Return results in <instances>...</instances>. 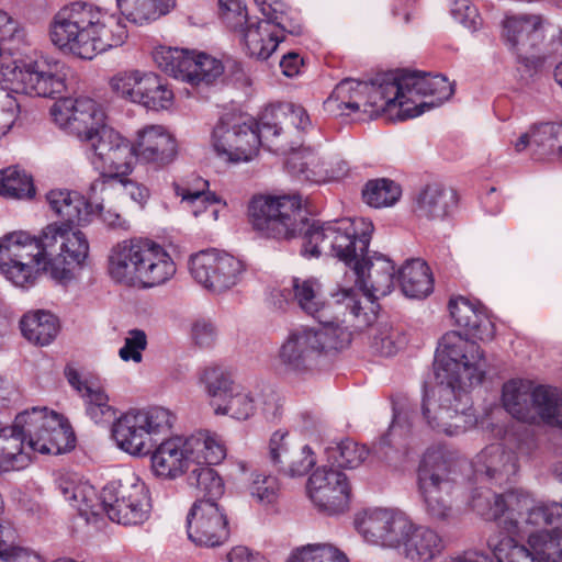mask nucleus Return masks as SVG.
<instances>
[{
  "instance_id": "f257e3e1",
  "label": "nucleus",
  "mask_w": 562,
  "mask_h": 562,
  "mask_svg": "<svg viewBox=\"0 0 562 562\" xmlns=\"http://www.w3.org/2000/svg\"><path fill=\"white\" fill-rule=\"evenodd\" d=\"M490 510L499 530L487 544L498 562H562V504L510 491L494 495Z\"/></svg>"
},
{
  "instance_id": "f03ea898",
  "label": "nucleus",
  "mask_w": 562,
  "mask_h": 562,
  "mask_svg": "<svg viewBox=\"0 0 562 562\" xmlns=\"http://www.w3.org/2000/svg\"><path fill=\"white\" fill-rule=\"evenodd\" d=\"M308 124L306 111L294 104L267 108L257 130L243 116L225 115L213 130V147L227 162H247L257 156L260 144L274 151L273 144L281 139L284 128H304Z\"/></svg>"
},
{
  "instance_id": "7ed1b4c3",
  "label": "nucleus",
  "mask_w": 562,
  "mask_h": 562,
  "mask_svg": "<svg viewBox=\"0 0 562 562\" xmlns=\"http://www.w3.org/2000/svg\"><path fill=\"white\" fill-rule=\"evenodd\" d=\"M49 34L55 46L82 59H92L119 47L128 36L120 16L83 2L60 9L53 19Z\"/></svg>"
},
{
  "instance_id": "20e7f679",
  "label": "nucleus",
  "mask_w": 562,
  "mask_h": 562,
  "mask_svg": "<svg viewBox=\"0 0 562 562\" xmlns=\"http://www.w3.org/2000/svg\"><path fill=\"white\" fill-rule=\"evenodd\" d=\"M33 451L59 454L74 447V432L56 412L33 407L15 417L11 427L0 429V470L16 471L30 463L24 440Z\"/></svg>"
},
{
  "instance_id": "39448f33",
  "label": "nucleus",
  "mask_w": 562,
  "mask_h": 562,
  "mask_svg": "<svg viewBox=\"0 0 562 562\" xmlns=\"http://www.w3.org/2000/svg\"><path fill=\"white\" fill-rule=\"evenodd\" d=\"M325 108L335 115L363 113L373 119L386 114L390 120L404 121L418 116L402 90L398 74H385L371 82L352 78L341 80L325 101Z\"/></svg>"
},
{
  "instance_id": "423d86ee",
  "label": "nucleus",
  "mask_w": 562,
  "mask_h": 562,
  "mask_svg": "<svg viewBox=\"0 0 562 562\" xmlns=\"http://www.w3.org/2000/svg\"><path fill=\"white\" fill-rule=\"evenodd\" d=\"M108 270L115 282L146 289L170 280L176 273V263L158 243L134 238L113 246Z\"/></svg>"
},
{
  "instance_id": "0eeeda50",
  "label": "nucleus",
  "mask_w": 562,
  "mask_h": 562,
  "mask_svg": "<svg viewBox=\"0 0 562 562\" xmlns=\"http://www.w3.org/2000/svg\"><path fill=\"white\" fill-rule=\"evenodd\" d=\"M394 265L383 255L368 251L345 274L355 282L358 290L344 285L333 294L334 304L345 306L359 326L370 324L374 318V301L391 293L394 285Z\"/></svg>"
},
{
  "instance_id": "6e6552de",
  "label": "nucleus",
  "mask_w": 562,
  "mask_h": 562,
  "mask_svg": "<svg viewBox=\"0 0 562 562\" xmlns=\"http://www.w3.org/2000/svg\"><path fill=\"white\" fill-rule=\"evenodd\" d=\"M463 461L446 446L428 447L418 465V488L427 514L436 520L452 517L451 495Z\"/></svg>"
},
{
  "instance_id": "1a4fd4ad",
  "label": "nucleus",
  "mask_w": 562,
  "mask_h": 562,
  "mask_svg": "<svg viewBox=\"0 0 562 562\" xmlns=\"http://www.w3.org/2000/svg\"><path fill=\"white\" fill-rule=\"evenodd\" d=\"M351 342V333L339 323L292 330L279 350V363L288 373L302 374L312 370L321 355L340 351Z\"/></svg>"
},
{
  "instance_id": "9d476101",
  "label": "nucleus",
  "mask_w": 562,
  "mask_h": 562,
  "mask_svg": "<svg viewBox=\"0 0 562 562\" xmlns=\"http://www.w3.org/2000/svg\"><path fill=\"white\" fill-rule=\"evenodd\" d=\"M68 67L55 59L16 60L0 54V87L30 97L53 98L66 90Z\"/></svg>"
},
{
  "instance_id": "9b49d317",
  "label": "nucleus",
  "mask_w": 562,
  "mask_h": 562,
  "mask_svg": "<svg viewBox=\"0 0 562 562\" xmlns=\"http://www.w3.org/2000/svg\"><path fill=\"white\" fill-rule=\"evenodd\" d=\"M486 360L481 347L457 331L445 334L435 358L438 382L469 389L480 384L485 375Z\"/></svg>"
},
{
  "instance_id": "f8f14e48",
  "label": "nucleus",
  "mask_w": 562,
  "mask_h": 562,
  "mask_svg": "<svg viewBox=\"0 0 562 562\" xmlns=\"http://www.w3.org/2000/svg\"><path fill=\"white\" fill-rule=\"evenodd\" d=\"M89 250L87 236L68 224L52 223L43 228L44 272L59 284L76 278Z\"/></svg>"
},
{
  "instance_id": "ddd939ff",
  "label": "nucleus",
  "mask_w": 562,
  "mask_h": 562,
  "mask_svg": "<svg viewBox=\"0 0 562 562\" xmlns=\"http://www.w3.org/2000/svg\"><path fill=\"white\" fill-rule=\"evenodd\" d=\"M467 390L441 382L426 390L420 409L425 424L446 436H458L471 428L475 424V416Z\"/></svg>"
},
{
  "instance_id": "4468645a",
  "label": "nucleus",
  "mask_w": 562,
  "mask_h": 562,
  "mask_svg": "<svg viewBox=\"0 0 562 562\" xmlns=\"http://www.w3.org/2000/svg\"><path fill=\"white\" fill-rule=\"evenodd\" d=\"M255 231L274 239H291L303 231L306 216L299 195H257L248 206Z\"/></svg>"
},
{
  "instance_id": "2eb2a0df",
  "label": "nucleus",
  "mask_w": 562,
  "mask_h": 562,
  "mask_svg": "<svg viewBox=\"0 0 562 562\" xmlns=\"http://www.w3.org/2000/svg\"><path fill=\"white\" fill-rule=\"evenodd\" d=\"M103 513L123 526H140L151 515L153 503L148 486L133 471L122 472L102 490Z\"/></svg>"
},
{
  "instance_id": "dca6fc26",
  "label": "nucleus",
  "mask_w": 562,
  "mask_h": 562,
  "mask_svg": "<svg viewBox=\"0 0 562 562\" xmlns=\"http://www.w3.org/2000/svg\"><path fill=\"white\" fill-rule=\"evenodd\" d=\"M172 424L173 415L164 407L130 411L113 423L112 436L121 450L140 457L151 451L153 437L169 431Z\"/></svg>"
},
{
  "instance_id": "f3484780",
  "label": "nucleus",
  "mask_w": 562,
  "mask_h": 562,
  "mask_svg": "<svg viewBox=\"0 0 562 562\" xmlns=\"http://www.w3.org/2000/svg\"><path fill=\"white\" fill-rule=\"evenodd\" d=\"M44 265L43 231L37 237L13 232L0 239V272L14 285H33Z\"/></svg>"
},
{
  "instance_id": "a211bd4d",
  "label": "nucleus",
  "mask_w": 562,
  "mask_h": 562,
  "mask_svg": "<svg viewBox=\"0 0 562 562\" xmlns=\"http://www.w3.org/2000/svg\"><path fill=\"white\" fill-rule=\"evenodd\" d=\"M86 155L100 173L98 180L108 181L126 177L135 166L133 143L106 124L86 143Z\"/></svg>"
},
{
  "instance_id": "6ab92c4d",
  "label": "nucleus",
  "mask_w": 562,
  "mask_h": 562,
  "mask_svg": "<svg viewBox=\"0 0 562 562\" xmlns=\"http://www.w3.org/2000/svg\"><path fill=\"white\" fill-rule=\"evenodd\" d=\"M153 59L166 74L193 86L210 85L222 76L221 60L205 53L158 46L153 50Z\"/></svg>"
},
{
  "instance_id": "aec40b11",
  "label": "nucleus",
  "mask_w": 562,
  "mask_h": 562,
  "mask_svg": "<svg viewBox=\"0 0 562 562\" xmlns=\"http://www.w3.org/2000/svg\"><path fill=\"white\" fill-rule=\"evenodd\" d=\"M53 121L69 134L86 143L105 125V115L89 98H63L50 108Z\"/></svg>"
},
{
  "instance_id": "412c9836",
  "label": "nucleus",
  "mask_w": 562,
  "mask_h": 562,
  "mask_svg": "<svg viewBox=\"0 0 562 562\" xmlns=\"http://www.w3.org/2000/svg\"><path fill=\"white\" fill-rule=\"evenodd\" d=\"M373 224L367 218L341 220L330 223L329 244L327 255H331L342 261L349 270L367 251Z\"/></svg>"
},
{
  "instance_id": "4be33fe9",
  "label": "nucleus",
  "mask_w": 562,
  "mask_h": 562,
  "mask_svg": "<svg viewBox=\"0 0 562 562\" xmlns=\"http://www.w3.org/2000/svg\"><path fill=\"white\" fill-rule=\"evenodd\" d=\"M306 488L313 504L327 515L344 513L349 507L350 484L338 470L318 468L310 476Z\"/></svg>"
},
{
  "instance_id": "5701e85b",
  "label": "nucleus",
  "mask_w": 562,
  "mask_h": 562,
  "mask_svg": "<svg viewBox=\"0 0 562 562\" xmlns=\"http://www.w3.org/2000/svg\"><path fill=\"white\" fill-rule=\"evenodd\" d=\"M189 539L198 546L214 548L229 536L224 509L213 501H196L187 518Z\"/></svg>"
},
{
  "instance_id": "b1692460",
  "label": "nucleus",
  "mask_w": 562,
  "mask_h": 562,
  "mask_svg": "<svg viewBox=\"0 0 562 562\" xmlns=\"http://www.w3.org/2000/svg\"><path fill=\"white\" fill-rule=\"evenodd\" d=\"M551 389L533 386L531 382L512 380L503 386V405L516 419L524 423H543Z\"/></svg>"
},
{
  "instance_id": "393cba45",
  "label": "nucleus",
  "mask_w": 562,
  "mask_h": 562,
  "mask_svg": "<svg viewBox=\"0 0 562 562\" xmlns=\"http://www.w3.org/2000/svg\"><path fill=\"white\" fill-rule=\"evenodd\" d=\"M279 395L269 387L247 389L236 384L216 411V415H227L237 420H246L257 412L276 416L279 411Z\"/></svg>"
},
{
  "instance_id": "a878e982",
  "label": "nucleus",
  "mask_w": 562,
  "mask_h": 562,
  "mask_svg": "<svg viewBox=\"0 0 562 562\" xmlns=\"http://www.w3.org/2000/svg\"><path fill=\"white\" fill-rule=\"evenodd\" d=\"M405 99L418 111V115L440 105L453 93V87L441 75L429 76L418 71L398 74Z\"/></svg>"
},
{
  "instance_id": "bb28decb",
  "label": "nucleus",
  "mask_w": 562,
  "mask_h": 562,
  "mask_svg": "<svg viewBox=\"0 0 562 562\" xmlns=\"http://www.w3.org/2000/svg\"><path fill=\"white\" fill-rule=\"evenodd\" d=\"M133 143L135 161L164 168L178 155L175 136L162 125H146L135 133Z\"/></svg>"
},
{
  "instance_id": "cd10ccee",
  "label": "nucleus",
  "mask_w": 562,
  "mask_h": 562,
  "mask_svg": "<svg viewBox=\"0 0 562 562\" xmlns=\"http://www.w3.org/2000/svg\"><path fill=\"white\" fill-rule=\"evenodd\" d=\"M543 20L536 14L506 16L503 21V37L508 49L524 63L535 57L543 40Z\"/></svg>"
},
{
  "instance_id": "c85d7f7f",
  "label": "nucleus",
  "mask_w": 562,
  "mask_h": 562,
  "mask_svg": "<svg viewBox=\"0 0 562 562\" xmlns=\"http://www.w3.org/2000/svg\"><path fill=\"white\" fill-rule=\"evenodd\" d=\"M269 454L279 472L290 477L305 475L316 463L315 454L308 446L291 445L288 432L281 430L272 434Z\"/></svg>"
},
{
  "instance_id": "c756f323",
  "label": "nucleus",
  "mask_w": 562,
  "mask_h": 562,
  "mask_svg": "<svg viewBox=\"0 0 562 562\" xmlns=\"http://www.w3.org/2000/svg\"><path fill=\"white\" fill-rule=\"evenodd\" d=\"M57 486L64 499L86 519L87 522L97 520L104 509L102 494L83 476L77 473H64L57 479Z\"/></svg>"
},
{
  "instance_id": "7c9ffc66",
  "label": "nucleus",
  "mask_w": 562,
  "mask_h": 562,
  "mask_svg": "<svg viewBox=\"0 0 562 562\" xmlns=\"http://www.w3.org/2000/svg\"><path fill=\"white\" fill-rule=\"evenodd\" d=\"M150 467L158 477L173 480L193 463L189 437L175 436L161 441L150 454Z\"/></svg>"
},
{
  "instance_id": "2f4dec72",
  "label": "nucleus",
  "mask_w": 562,
  "mask_h": 562,
  "mask_svg": "<svg viewBox=\"0 0 562 562\" xmlns=\"http://www.w3.org/2000/svg\"><path fill=\"white\" fill-rule=\"evenodd\" d=\"M304 128H296L290 125L289 130L284 128L281 139L274 145V151L283 155H289L286 166L289 171L302 181L313 183V179L308 177L313 170L326 169V162L323 161L311 148H301L300 131Z\"/></svg>"
},
{
  "instance_id": "473e14b6",
  "label": "nucleus",
  "mask_w": 562,
  "mask_h": 562,
  "mask_svg": "<svg viewBox=\"0 0 562 562\" xmlns=\"http://www.w3.org/2000/svg\"><path fill=\"white\" fill-rule=\"evenodd\" d=\"M514 148L517 153L529 149L538 159L562 158V123L543 122L531 125L514 142Z\"/></svg>"
},
{
  "instance_id": "72a5a7b5",
  "label": "nucleus",
  "mask_w": 562,
  "mask_h": 562,
  "mask_svg": "<svg viewBox=\"0 0 562 562\" xmlns=\"http://www.w3.org/2000/svg\"><path fill=\"white\" fill-rule=\"evenodd\" d=\"M289 293L292 295V301L304 313L318 319V325L335 323L328 319L331 305L326 303L323 285L316 278H293Z\"/></svg>"
},
{
  "instance_id": "f704fd0d",
  "label": "nucleus",
  "mask_w": 562,
  "mask_h": 562,
  "mask_svg": "<svg viewBox=\"0 0 562 562\" xmlns=\"http://www.w3.org/2000/svg\"><path fill=\"white\" fill-rule=\"evenodd\" d=\"M476 475L502 483L517 471V457L499 443L485 447L473 462Z\"/></svg>"
},
{
  "instance_id": "c9c22d12",
  "label": "nucleus",
  "mask_w": 562,
  "mask_h": 562,
  "mask_svg": "<svg viewBox=\"0 0 562 562\" xmlns=\"http://www.w3.org/2000/svg\"><path fill=\"white\" fill-rule=\"evenodd\" d=\"M456 203L454 192L440 183L423 187L413 198V212L420 218L443 220Z\"/></svg>"
},
{
  "instance_id": "e433bc0d",
  "label": "nucleus",
  "mask_w": 562,
  "mask_h": 562,
  "mask_svg": "<svg viewBox=\"0 0 562 562\" xmlns=\"http://www.w3.org/2000/svg\"><path fill=\"white\" fill-rule=\"evenodd\" d=\"M244 43L248 54L257 59H267L283 40L278 25L270 22L248 21L243 29Z\"/></svg>"
},
{
  "instance_id": "4c0bfd02",
  "label": "nucleus",
  "mask_w": 562,
  "mask_h": 562,
  "mask_svg": "<svg viewBox=\"0 0 562 562\" xmlns=\"http://www.w3.org/2000/svg\"><path fill=\"white\" fill-rule=\"evenodd\" d=\"M199 182L201 186L194 190L187 186L175 183V193L181 198V202L191 210L195 217H203L206 222H215L225 203H222L221 199L214 193L204 192V188L207 184L205 181L199 180Z\"/></svg>"
},
{
  "instance_id": "58836bf2",
  "label": "nucleus",
  "mask_w": 562,
  "mask_h": 562,
  "mask_svg": "<svg viewBox=\"0 0 562 562\" xmlns=\"http://www.w3.org/2000/svg\"><path fill=\"white\" fill-rule=\"evenodd\" d=\"M402 292L411 299L426 297L432 291V278L427 263L422 259L406 261L398 271Z\"/></svg>"
},
{
  "instance_id": "ea45409f",
  "label": "nucleus",
  "mask_w": 562,
  "mask_h": 562,
  "mask_svg": "<svg viewBox=\"0 0 562 562\" xmlns=\"http://www.w3.org/2000/svg\"><path fill=\"white\" fill-rule=\"evenodd\" d=\"M20 327L23 337L37 346L49 345L58 333L56 317L44 311L25 314L20 322Z\"/></svg>"
},
{
  "instance_id": "a19ab883",
  "label": "nucleus",
  "mask_w": 562,
  "mask_h": 562,
  "mask_svg": "<svg viewBox=\"0 0 562 562\" xmlns=\"http://www.w3.org/2000/svg\"><path fill=\"white\" fill-rule=\"evenodd\" d=\"M442 540L439 535L425 526L413 525L404 553L411 560L429 561L440 553Z\"/></svg>"
},
{
  "instance_id": "79ce46f5",
  "label": "nucleus",
  "mask_w": 562,
  "mask_h": 562,
  "mask_svg": "<svg viewBox=\"0 0 562 562\" xmlns=\"http://www.w3.org/2000/svg\"><path fill=\"white\" fill-rule=\"evenodd\" d=\"M153 71L128 69L119 71L109 80L111 91L121 99L140 104L146 89L145 81H149Z\"/></svg>"
},
{
  "instance_id": "37998d69",
  "label": "nucleus",
  "mask_w": 562,
  "mask_h": 562,
  "mask_svg": "<svg viewBox=\"0 0 562 562\" xmlns=\"http://www.w3.org/2000/svg\"><path fill=\"white\" fill-rule=\"evenodd\" d=\"M394 512L380 507L364 509L356 515L355 526L366 541L381 546Z\"/></svg>"
},
{
  "instance_id": "c03bdc74",
  "label": "nucleus",
  "mask_w": 562,
  "mask_h": 562,
  "mask_svg": "<svg viewBox=\"0 0 562 562\" xmlns=\"http://www.w3.org/2000/svg\"><path fill=\"white\" fill-rule=\"evenodd\" d=\"M449 311L458 326L468 329L481 339H483L482 328L487 329L492 325L484 312L465 297L451 299Z\"/></svg>"
},
{
  "instance_id": "a18cd8bd",
  "label": "nucleus",
  "mask_w": 562,
  "mask_h": 562,
  "mask_svg": "<svg viewBox=\"0 0 562 562\" xmlns=\"http://www.w3.org/2000/svg\"><path fill=\"white\" fill-rule=\"evenodd\" d=\"M199 381L214 413L236 385L231 373L221 367L205 368Z\"/></svg>"
},
{
  "instance_id": "49530a36",
  "label": "nucleus",
  "mask_w": 562,
  "mask_h": 562,
  "mask_svg": "<svg viewBox=\"0 0 562 562\" xmlns=\"http://www.w3.org/2000/svg\"><path fill=\"white\" fill-rule=\"evenodd\" d=\"M176 0H122L117 1L122 14L136 24L155 21L167 14L173 7Z\"/></svg>"
},
{
  "instance_id": "de8ad7c7",
  "label": "nucleus",
  "mask_w": 562,
  "mask_h": 562,
  "mask_svg": "<svg viewBox=\"0 0 562 562\" xmlns=\"http://www.w3.org/2000/svg\"><path fill=\"white\" fill-rule=\"evenodd\" d=\"M193 463L211 465L222 462L226 457L223 440L216 434L199 432L189 437Z\"/></svg>"
},
{
  "instance_id": "09e8293b",
  "label": "nucleus",
  "mask_w": 562,
  "mask_h": 562,
  "mask_svg": "<svg viewBox=\"0 0 562 562\" xmlns=\"http://www.w3.org/2000/svg\"><path fill=\"white\" fill-rule=\"evenodd\" d=\"M103 191H105V182L103 180H94L89 187L87 200L74 192L66 207L58 214V216L65 220L60 224L72 226L75 223L85 224L90 222L94 193Z\"/></svg>"
},
{
  "instance_id": "8fccbe9b",
  "label": "nucleus",
  "mask_w": 562,
  "mask_h": 562,
  "mask_svg": "<svg viewBox=\"0 0 562 562\" xmlns=\"http://www.w3.org/2000/svg\"><path fill=\"white\" fill-rule=\"evenodd\" d=\"M0 195L10 200L32 199L35 195L32 177L16 167L0 171Z\"/></svg>"
},
{
  "instance_id": "3c124183",
  "label": "nucleus",
  "mask_w": 562,
  "mask_h": 562,
  "mask_svg": "<svg viewBox=\"0 0 562 562\" xmlns=\"http://www.w3.org/2000/svg\"><path fill=\"white\" fill-rule=\"evenodd\" d=\"M401 196V186L386 178L369 180L362 189L364 203L374 209L393 206Z\"/></svg>"
},
{
  "instance_id": "603ef678",
  "label": "nucleus",
  "mask_w": 562,
  "mask_h": 562,
  "mask_svg": "<svg viewBox=\"0 0 562 562\" xmlns=\"http://www.w3.org/2000/svg\"><path fill=\"white\" fill-rule=\"evenodd\" d=\"M189 485L196 491V496L207 497L205 501L215 502L224 492L222 477L209 465L196 464L189 474Z\"/></svg>"
},
{
  "instance_id": "864d4df0",
  "label": "nucleus",
  "mask_w": 562,
  "mask_h": 562,
  "mask_svg": "<svg viewBox=\"0 0 562 562\" xmlns=\"http://www.w3.org/2000/svg\"><path fill=\"white\" fill-rule=\"evenodd\" d=\"M285 562H349V560L333 544L311 543L293 550Z\"/></svg>"
},
{
  "instance_id": "5fc2aeb1",
  "label": "nucleus",
  "mask_w": 562,
  "mask_h": 562,
  "mask_svg": "<svg viewBox=\"0 0 562 562\" xmlns=\"http://www.w3.org/2000/svg\"><path fill=\"white\" fill-rule=\"evenodd\" d=\"M369 451L364 446L351 439H344L327 448L328 460L338 468L356 469L368 458Z\"/></svg>"
},
{
  "instance_id": "6e6d98bb",
  "label": "nucleus",
  "mask_w": 562,
  "mask_h": 562,
  "mask_svg": "<svg viewBox=\"0 0 562 562\" xmlns=\"http://www.w3.org/2000/svg\"><path fill=\"white\" fill-rule=\"evenodd\" d=\"M223 252L211 249L194 254L190 258L189 267L192 278L206 290L210 288V281L214 280L218 272Z\"/></svg>"
},
{
  "instance_id": "4d7b16f0",
  "label": "nucleus",
  "mask_w": 562,
  "mask_h": 562,
  "mask_svg": "<svg viewBox=\"0 0 562 562\" xmlns=\"http://www.w3.org/2000/svg\"><path fill=\"white\" fill-rule=\"evenodd\" d=\"M217 270L218 272H216L214 280L210 281L207 290L213 293H222L235 286L241 279L245 266L241 260L223 252Z\"/></svg>"
},
{
  "instance_id": "13d9d810",
  "label": "nucleus",
  "mask_w": 562,
  "mask_h": 562,
  "mask_svg": "<svg viewBox=\"0 0 562 562\" xmlns=\"http://www.w3.org/2000/svg\"><path fill=\"white\" fill-rule=\"evenodd\" d=\"M247 491L250 497L261 506L273 505L280 495L279 480L269 474L251 472Z\"/></svg>"
},
{
  "instance_id": "bf43d9fd",
  "label": "nucleus",
  "mask_w": 562,
  "mask_h": 562,
  "mask_svg": "<svg viewBox=\"0 0 562 562\" xmlns=\"http://www.w3.org/2000/svg\"><path fill=\"white\" fill-rule=\"evenodd\" d=\"M146 89L144 94L143 105L148 110L159 111V110H168L173 104V92L169 88V86L158 76L156 72H153L149 76V81H145Z\"/></svg>"
},
{
  "instance_id": "052dcab7",
  "label": "nucleus",
  "mask_w": 562,
  "mask_h": 562,
  "mask_svg": "<svg viewBox=\"0 0 562 562\" xmlns=\"http://www.w3.org/2000/svg\"><path fill=\"white\" fill-rule=\"evenodd\" d=\"M99 201L98 193H94L91 216L97 215L110 228L127 231L130 228L128 221L121 215L111 204L113 188L105 183V191Z\"/></svg>"
},
{
  "instance_id": "680f3d73",
  "label": "nucleus",
  "mask_w": 562,
  "mask_h": 562,
  "mask_svg": "<svg viewBox=\"0 0 562 562\" xmlns=\"http://www.w3.org/2000/svg\"><path fill=\"white\" fill-rule=\"evenodd\" d=\"M87 415L95 424H110L115 419V409L109 404V397L100 387H87L83 394Z\"/></svg>"
},
{
  "instance_id": "e2e57ef3",
  "label": "nucleus",
  "mask_w": 562,
  "mask_h": 562,
  "mask_svg": "<svg viewBox=\"0 0 562 562\" xmlns=\"http://www.w3.org/2000/svg\"><path fill=\"white\" fill-rule=\"evenodd\" d=\"M307 226L304 233V243L302 247V255L304 257H318L327 255L328 248L325 246L329 244L330 223L318 224L312 223Z\"/></svg>"
},
{
  "instance_id": "0e129e2a",
  "label": "nucleus",
  "mask_w": 562,
  "mask_h": 562,
  "mask_svg": "<svg viewBox=\"0 0 562 562\" xmlns=\"http://www.w3.org/2000/svg\"><path fill=\"white\" fill-rule=\"evenodd\" d=\"M404 345L401 333L391 326L384 325L376 329L372 337L371 349L383 357L394 356Z\"/></svg>"
},
{
  "instance_id": "69168bd1",
  "label": "nucleus",
  "mask_w": 562,
  "mask_h": 562,
  "mask_svg": "<svg viewBox=\"0 0 562 562\" xmlns=\"http://www.w3.org/2000/svg\"><path fill=\"white\" fill-rule=\"evenodd\" d=\"M413 525L414 524L408 519V517L395 509L381 546L389 548H404Z\"/></svg>"
},
{
  "instance_id": "338daca9",
  "label": "nucleus",
  "mask_w": 562,
  "mask_h": 562,
  "mask_svg": "<svg viewBox=\"0 0 562 562\" xmlns=\"http://www.w3.org/2000/svg\"><path fill=\"white\" fill-rule=\"evenodd\" d=\"M257 5L259 7L262 15L266 16V20H261V22H270L274 25H278L279 31L284 33L289 32L291 34L299 35L301 33V26L295 25L291 29L288 27L285 23V5L280 0H255Z\"/></svg>"
},
{
  "instance_id": "774afa93",
  "label": "nucleus",
  "mask_w": 562,
  "mask_h": 562,
  "mask_svg": "<svg viewBox=\"0 0 562 562\" xmlns=\"http://www.w3.org/2000/svg\"><path fill=\"white\" fill-rule=\"evenodd\" d=\"M147 347V335L142 329H131L124 339L123 347L119 350V356L123 361H133L139 363L143 360V351Z\"/></svg>"
}]
</instances>
